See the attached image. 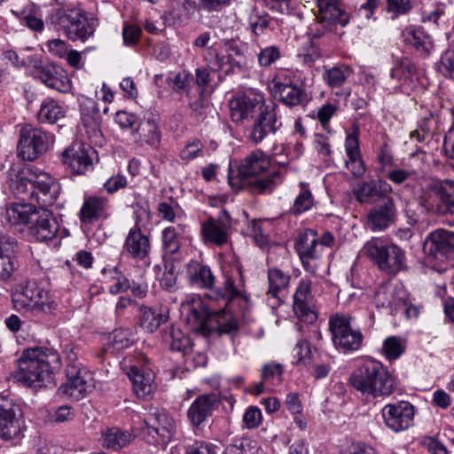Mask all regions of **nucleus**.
<instances>
[{"label":"nucleus","instance_id":"nucleus-59","mask_svg":"<svg viewBox=\"0 0 454 454\" xmlns=\"http://www.w3.org/2000/svg\"><path fill=\"white\" fill-rule=\"evenodd\" d=\"M419 444L430 454H448L446 447L437 436H424L419 441Z\"/></svg>","mask_w":454,"mask_h":454},{"label":"nucleus","instance_id":"nucleus-33","mask_svg":"<svg viewBox=\"0 0 454 454\" xmlns=\"http://www.w3.org/2000/svg\"><path fill=\"white\" fill-rule=\"evenodd\" d=\"M438 203L436 211L441 215H454V181L444 179L434 186Z\"/></svg>","mask_w":454,"mask_h":454},{"label":"nucleus","instance_id":"nucleus-7","mask_svg":"<svg viewBox=\"0 0 454 454\" xmlns=\"http://www.w3.org/2000/svg\"><path fill=\"white\" fill-rule=\"evenodd\" d=\"M47 23L73 42H86L94 35L98 25L97 20L88 18L83 11L76 8L52 9Z\"/></svg>","mask_w":454,"mask_h":454},{"label":"nucleus","instance_id":"nucleus-19","mask_svg":"<svg viewBox=\"0 0 454 454\" xmlns=\"http://www.w3.org/2000/svg\"><path fill=\"white\" fill-rule=\"evenodd\" d=\"M32 176L33 189L31 191V198H35L41 207L52 206L60 192L59 184L47 173H34Z\"/></svg>","mask_w":454,"mask_h":454},{"label":"nucleus","instance_id":"nucleus-29","mask_svg":"<svg viewBox=\"0 0 454 454\" xmlns=\"http://www.w3.org/2000/svg\"><path fill=\"white\" fill-rule=\"evenodd\" d=\"M219 404L218 398L215 394L202 395L195 399L188 410V417L193 426H199L210 416L213 410Z\"/></svg>","mask_w":454,"mask_h":454},{"label":"nucleus","instance_id":"nucleus-12","mask_svg":"<svg viewBox=\"0 0 454 454\" xmlns=\"http://www.w3.org/2000/svg\"><path fill=\"white\" fill-rule=\"evenodd\" d=\"M423 252L441 262L454 260V231L443 228L430 231L424 239Z\"/></svg>","mask_w":454,"mask_h":454},{"label":"nucleus","instance_id":"nucleus-11","mask_svg":"<svg viewBox=\"0 0 454 454\" xmlns=\"http://www.w3.org/2000/svg\"><path fill=\"white\" fill-rule=\"evenodd\" d=\"M51 136L43 129L30 123L19 130L17 154L23 160L34 161L44 154L50 147Z\"/></svg>","mask_w":454,"mask_h":454},{"label":"nucleus","instance_id":"nucleus-18","mask_svg":"<svg viewBox=\"0 0 454 454\" xmlns=\"http://www.w3.org/2000/svg\"><path fill=\"white\" fill-rule=\"evenodd\" d=\"M32 176L33 189L31 191V198H35L41 207L52 206L60 192L59 184L47 173H34Z\"/></svg>","mask_w":454,"mask_h":454},{"label":"nucleus","instance_id":"nucleus-16","mask_svg":"<svg viewBox=\"0 0 454 454\" xmlns=\"http://www.w3.org/2000/svg\"><path fill=\"white\" fill-rule=\"evenodd\" d=\"M293 309L296 317L302 322L313 324L317 320V314L309 278H304L300 280L294 295Z\"/></svg>","mask_w":454,"mask_h":454},{"label":"nucleus","instance_id":"nucleus-55","mask_svg":"<svg viewBox=\"0 0 454 454\" xmlns=\"http://www.w3.org/2000/svg\"><path fill=\"white\" fill-rule=\"evenodd\" d=\"M165 271L160 279V286L169 292L176 289V274L173 262L165 261Z\"/></svg>","mask_w":454,"mask_h":454},{"label":"nucleus","instance_id":"nucleus-3","mask_svg":"<svg viewBox=\"0 0 454 454\" xmlns=\"http://www.w3.org/2000/svg\"><path fill=\"white\" fill-rule=\"evenodd\" d=\"M59 366L60 356L56 350L41 347L28 348L19 359L14 378L33 388L47 387L53 380L54 371Z\"/></svg>","mask_w":454,"mask_h":454},{"label":"nucleus","instance_id":"nucleus-52","mask_svg":"<svg viewBox=\"0 0 454 454\" xmlns=\"http://www.w3.org/2000/svg\"><path fill=\"white\" fill-rule=\"evenodd\" d=\"M12 253H0V280L7 281L18 268L17 261Z\"/></svg>","mask_w":454,"mask_h":454},{"label":"nucleus","instance_id":"nucleus-40","mask_svg":"<svg viewBox=\"0 0 454 454\" xmlns=\"http://www.w3.org/2000/svg\"><path fill=\"white\" fill-rule=\"evenodd\" d=\"M64 108L54 99L45 98L37 113V119L43 123L53 124L65 117Z\"/></svg>","mask_w":454,"mask_h":454},{"label":"nucleus","instance_id":"nucleus-46","mask_svg":"<svg viewBox=\"0 0 454 454\" xmlns=\"http://www.w3.org/2000/svg\"><path fill=\"white\" fill-rule=\"evenodd\" d=\"M139 325L149 333L155 332L160 325L166 322L168 316L162 313H157L151 308L140 307Z\"/></svg>","mask_w":454,"mask_h":454},{"label":"nucleus","instance_id":"nucleus-21","mask_svg":"<svg viewBox=\"0 0 454 454\" xmlns=\"http://www.w3.org/2000/svg\"><path fill=\"white\" fill-rule=\"evenodd\" d=\"M318 8L317 20L324 30H333L335 25L348 23L349 16L342 9L339 0H316Z\"/></svg>","mask_w":454,"mask_h":454},{"label":"nucleus","instance_id":"nucleus-30","mask_svg":"<svg viewBox=\"0 0 454 454\" xmlns=\"http://www.w3.org/2000/svg\"><path fill=\"white\" fill-rule=\"evenodd\" d=\"M34 172L29 169H20L12 168L8 172L9 187L16 196H22V199L31 198L33 189Z\"/></svg>","mask_w":454,"mask_h":454},{"label":"nucleus","instance_id":"nucleus-60","mask_svg":"<svg viewBox=\"0 0 454 454\" xmlns=\"http://www.w3.org/2000/svg\"><path fill=\"white\" fill-rule=\"evenodd\" d=\"M387 10L394 13V17L408 13L413 7L412 0H386Z\"/></svg>","mask_w":454,"mask_h":454},{"label":"nucleus","instance_id":"nucleus-10","mask_svg":"<svg viewBox=\"0 0 454 454\" xmlns=\"http://www.w3.org/2000/svg\"><path fill=\"white\" fill-rule=\"evenodd\" d=\"M350 314L336 313L330 317L328 325L334 347L344 352H353L360 348L364 336L359 329H353Z\"/></svg>","mask_w":454,"mask_h":454},{"label":"nucleus","instance_id":"nucleus-14","mask_svg":"<svg viewBox=\"0 0 454 454\" xmlns=\"http://www.w3.org/2000/svg\"><path fill=\"white\" fill-rule=\"evenodd\" d=\"M97 152L91 145L74 141L61 153L62 162L76 175H82L92 168Z\"/></svg>","mask_w":454,"mask_h":454},{"label":"nucleus","instance_id":"nucleus-4","mask_svg":"<svg viewBox=\"0 0 454 454\" xmlns=\"http://www.w3.org/2000/svg\"><path fill=\"white\" fill-rule=\"evenodd\" d=\"M45 207L15 203L6 207L4 217L11 224L29 225L30 233L39 241L51 240L59 231V223L53 213Z\"/></svg>","mask_w":454,"mask_h":454},{"label":"nucleus","instance_id":"nucleus-53","mask_svg":"<svg viewBox=\"0 0 454 454\" xmlns=\"http://www.w3.org/2000/svg\"><path fill=\"white\" fill-rule=\"evenodd\" d=\"M383 351L387 359L395 360L404 352V346L399 338L391 336L385 340Z\"/></svg>","mask_w":454,"mask_h":454},{"label":"nucleus","instance_id":"nucleus-15","mask_svg":"<svg viewBox=\"0 0 454 454\" xmlns=\"http://www.w3.org/2000/svg\"><path fill=\"white\" fill-rule=\"evenodd\" d=\"M265 105L262 94L253 91L239 94L229 102L231 120L241 124L247 119H253Z\"/></svg>","mask_w":454,"mask_h":454},{"label":"nucleus","instance_id":"nucleus-23","mask_svg":"<svg viewBox=\"0 0 454 454\" xmlns=\"http://www.w3.org/2000/svg\"><path fill=\"white\" fill-rule=\"evenodd\" d=\"M392 187L382 180H370L362 182L355 191L356 200L361 203H378L389 198Z\"/></svg>","mask_w":454,"mask_h":454},{"label":"nucleus","instance_id":"nucleus-26","mask_svg":"<svg viewBox=\"0 0 454 454\" xmlns=\"http://www.w3.org/2000/svg\"><path fill=\"white\" fill-rule=\"evenodd\" d=\"M215 65L226 75L239 74L247 67V59L238 46H229L225 53L219 55L215 52Z\"/></svg>","mask_w":454,"mask_h":454},{"label":"nucleus","instance_id":"nucleus-45","mask_svg":"<svg viewBox=\"0 0 454 454\" xmlns=\"http://www.w3.org/2000/svg\"><path fill=\"white\" fill-rule=\"evenodd\" d=\"M314 203L315 200L309 189V184L301 182L300 192L294 201L293 207H291V212L294 215H301L311 209L314 206Z\"/></svg>","mask_w":454,"mask_h":454},{"label":"nucleus","instance_id":"nucleus-50","mask_svg":"<svg viewBox=\"0 0 454 454\" xmlns=\"http://www.w3.org/2000/svg\"><path fill=\"white\" fill-rule=\"evenodd\" d=\"M416 74V67L409 59H402L392 70L390 76L408 82Z\"/></svg>","mask_w":454,"mask_h":454},{"label":"nucleus","instance_id":"nucleus-13","mask_svg":"<svg viewBox=\"0 0 454 454\" xmlns=\"http://www.w3.org/2000/svg\"><path fill=\"white\" fill-rule=\"evenodd\" d=\"M253 119V124L247 129V138L255 145L261 143L267 136L275 134L282 127L274 103L265 105Z\"/></svg>","mask_w":454,"mask_h":454},{"label":"nucleus","instance_id":"nucleus-48","mask_svg":"<svg viewBox=\"0 0 454 454\" xmlns=\"http://www.w3.org/2000/svg\"><path fill=\"white\" fill-rule=\"evenodd\" d=\"M260 447L256 441L241 437L225 448V454H256Z\"/></svg>","mask_w":454,"mask_h":454},{"label":"nucleus","instance_id":"nucleus-58","mask_svg":"<svg viewBox=\"0 0 454 454\" xmlns=\"http://www.w3.org/2000/svg\"><path fill=\"white\" fill-rule=\"evenodd\" d=\"M353 132L348 134L345 140V150L348 158H354L355 156L360 155L359 149V128L357 126H353Z\"/></svg>","mask_w":454,"mask_h":454},{"label":"nucleus","instance_id":"nucleus-22","mask_svg":"<svg viewBox=\"0 0 454 454\" xmlns=\"http://www.w3.org/2000/svg\"><path fill=\"white\" fill-rule=\"evenodd\" d=\"M35 76L51 89L61 93L71 90V82L65 70L53 63L35 67Z\"/></svg>","mask_w":454,"mask_h":454},{"label":"nucleus","instance_id":"nucleus-32","mask_svg":"<svg viewBox=\"0 0 454 454\" xmlns=\"http://www.w3.org/2000/svg\"><path fill=\"white\" fill-rule=\"evenodd\" d=\"M127 375L137 397L146 398L152 395L154 387L153 375L151 372L140 370L137 366H130Z\"/></svg>","mask_w":454,"mask_h":454},{"label":"nucleus","instance_id":"nucleus-31","mask_svg":"<svg viewBox=\"0 0 454 454\" xmlns=\"http://www.w3.org/2000/svg\"><path fill=\"white\" fill-rule=\"evenodd\" d=\"M381 411L387 426H390V424H396L397 426L405 424L408 426L414 417V407L410 403L403 401L395 404H387Z\"/></svg>","mask_w":454,"mask_h":454},{"label":"nucleus","instance_id":"nucleus-44","mask_svg":"<svg viewBox=\"0 0 454 454\" xmlns=\"http://www.w3.org/2000/svg\"><path fill=\"white\" fill-rule=\"evenodd\" d=\"M405 40L424 56L428 55L434 46L430 35L421 28L408 31Z\"/></svg>","mask_w":454,"mask_h":454},{"label":"nucleus","instance_id":"nucleus-17","mask_svg":"<svg viewBox=\"0 0 454 454\" xmlns=\"http://www.w3.org/2000/svg\"><path fill=\"white\" fill-rule=\"evenodd\" d=\"M396 217L397 209L393 198H385L369 210L366 224L372 231H381L392 225Z\"/></svg>","mask_w":454,"mask_h":454},{"label":"nucleus","instance_id":"nucleus-36","mask_svg":"<svg viewBox=\"0 0 454 454\" xmlns=\"http://www.w3.org/2000/svg\"><path fill=\"white\" fill-rule=\"evenodd\" d=\"M91 380L92 377L90 373H83V378L81 377L75 380H66V382L59 387V392L60 395L78 401L86 395L91 387Z\"/></svg>","mask_w":454,"mask_h":454},{"label":"nucleus","instance_id":"nucleus-20","mask_svg":"<svg viewBox=\"0 0 454 454\" xmlns=\"http://www.w3.org/2000/svg\"><path fill=\"white\" fill-rule=\"evenodd\" d=\"M32 176L33 189L31 191V198H35L41 207L52 206L60 192L59 184L47 173H34Z\"/></svg>","mask_w":454,"mask_h":454},{"label":"nucleus","instance_id":"nucleus-63","mask_svg":"<svg viewBox=\"0 0 454 454\" xmlns=\"http://www.w3.org/2000/svg\"><path fill=\"white\" fill-rule=\"evenodd\" d=\"M280 58V51L277 46H269L261 51L258 61L262 67H270Z\"/></svg>","mask_w":454,"mask_h":454},{"label":"nucleus","instance_id":"nucleus-6","mask_svg":"<svg viewBox=\"0 0 454 454\" xmlns=\"http://www.w3.org/2000/svg\"><path fill=\"white\" fill-rule=\"evenodd\" d=\"M349 384L363 395L380 397L390 395L395 388L388 370L376 360H366L349 377Z\"/></svg>","mask_w":454,"mask_h":454},{"label":"nucleus","instance_id":"nucleus-54","mask_svg":"<svg viewBox=\"0 0 454 454\" xmlns=\"http://www.w3.org/2000/svg\"><path fill=\"white\" fill-rule=\"evenodd\" d=\"M145 423L146 426H154L156 424L161 426H170L172 419L167 411L159 408H152L145 415Z\"/></svg>","mask_w":454,"mask_h":454},{"label":"nucleus","instance_id":"nucleus-27","mask_svg":"<svg viewBox=\"0 0 454 454\" xmlns=\"http://www.w3.org/2000/svg\"><path fill=\"white\" fill-rule=\"evenodd\" d=\"M150 250L149 238L142 233L139 227L131 228L124 241L123 251L133 259L144 260L149 255Z\"/></svg>","mask_w":454,"mask_h":454},{"label":"nucleus","instance_id":"nucleus-64","mask_svg":"<svg viewBox=\"0 0 454 454\" xmlns=\"http://www.w3.org/2000/svg\"><path fill=\"white\" fill-rule=\"evenodd\" d=\"M113 278L115 279V283L109 287V292L113 294L126 292L130 288L129 279L117 269L113 270Z\"/></svg>","mask_w":454,"mask_h":454},{"label":"nucleus","instance_id":"nucleus-51","mask_svg":"<svg viewBox=\"0 0 454 454\" xmlns=\"http://www.w3.org/2000/svg\"><path fill=\"white\" fill-rule=\"evenodd\" d=\"M109 344L116 350H121L130 347L134 340L128 329H116L109 336Z\"/></svg>","mask_w":454,"mask_h":454},{"label":"nucleus","instance_id":"nucleus-57","mask_svg":"<svg viewBox=\"0 0 454 454\" xmlns=\"http://www.w3.org/2000/svg\"><path fill=\"white\" fill-rule=\"evenodd\" d=\"M203 144L200 139H193L189 142L185 147L180 152V158L183 160H192L201 156L203 151Z\"/></svg>","mask_w":454,"mask_h":454},{"label":"nucleus","instance_id":"nucleus-41","mask_svg":"<svg viewBox=\"0 0 454 454\" xmlns=\"http://www.w3.org/2000/svg\"><path fill=\"white\" fill-rule=\"evenodd\" d=\"M162 340L173 351L185 352L191 346L190 338L174 325L162 331Z\"/></svg>","mask_w":454,"mask_h":454},{"label":"nucleus","instance_id":"nucleus-2","mask_svg":"<svg viewBox=\"0 0 454 454\" xmlns=\"http://www.w3.org/2000/svg\"><path fill=\"white\" fill-rule=\"evenodd\" d=\"M187 277L192 285L209 290L207 296L210 300L223 301L225 305L236 301L239 305L247 301L243 276L239 269L235 274L224 275L223 286L217 288H213L215 276L211 269L197 261L188 263Z\"/></svg>","mask_w":454,"mask_h":454},{"label":"nucleus","instance_id":"nucleus-42","mask_svg":"<svg viewBox=\"0 0 454 454\" xmlns=\"http://www.w3.org/2000/svg\"><path fill=\"white\" fill-rule=\"evenodd\" d=\"M162 243L165 261H179L180 242L175 227H167L162 231Z\"/></svg>","mask_w":454,"mask_h":454},{"label":"nucleus","instance_id":"nucleus-61","mask_svg":"<svg viewBox=\"0 0 454 454\" xmlns=\"http://www.w3.org/2000/svg\"><path fill=\"white\" fill-rule=\"evenodd\" d=\"M83 373L90 372L69 355L67 356V364L66 368L67 380H75L78 378H83Z\"/></svg>","mask_w":454,"mask_h":454},{"label":"nucleus","instance_id":"nucleus-34","mask_svg":"<svg viewBox=\"0 0 454 454\" xmlns=\"http://www.w3.org/2000/svg\"><path fill=\"white\" fill-rule=\"evenodd\" d=\"M107 205L106 199L89 197L80 210V220L83 224H93L105 214Z\"/></svg>","mask_w":454,"mask_h":454},{"label":"nucleus","instance_id":"nucleus-24","mask_svg":"<svg viewBox=\"0 0 454 454\" xmlns=\"http://www.w3.org/2000/svg\"><path fill=\"white\" fill-rule=\"evenodd\" d=\"M230 226V217L223 211L216 219L210 217L202 224L201 233L207 241L220 246L227 242Z\"/></svg>","mask_w":454,"mask_h":454},{"label":"nucleus","instance_id":"nucleus-47","mask_svg":"<svg viewBox=\"0 0 454 454\" xmlns=\"http://www.w3.org/2000/svg\"><path fill=\"white\" fill-rule=\"evenodd\" d=\"M351 74V69L347 66L333 67L325 70L323 78L330 87L339 88L345 83Z\"/></svg>","mask_w":454,"mask_h":454},{"label":"nucleus","instance_id":"nucleus-56","mask_svg":"<svg viewBox=\"0 0 454 454\" xmlns=\"http://www.w3.org/2000/svg\"><path fill=\"white\" fill-rule=\"evenodd\" d=\"M83 127L85 129L86 137L90 144H93L95 145H103L104 137L96 121H85L83 123Z\"/></svg>","mask_w":454,"mask_h":454},{"label":"nucleus","instance_id":"nucleus-25","mask_svg":"<svg viewBox=\"0 0 454 454\" xmlns=\"http://www.w3.org/2000/svg\"><path fill=\"white\" fill-rule=\"evenodd\" d=\"M320 246L317 231L308 229L299 234L294 243V249L302 264L306 265L308 260L320 258L323 254Z\"/></svg>","mask_w":454,"mask_h":454},{"label":"nucleus","instance_id":"nucleus-9","mask_svg":"<svg viewBox=\"0 0 454 454\" xmlns=\"http://www.w3.org/2000/svg\"><path fill=\"white\" fill-rule=\"evenodd\" d=\"M12 301L16 309H26L35 313H51L57 307L53 301L49 300L47 292L31 280L21 282L17 286L12 294Z\"/></svg>","mask_w":454,"mask_h":454},{"label":"nucleus","instance_id":"nucleus-43","mask_svg":"<svg viewBox=\"0 0 454 454\" xmlns=\"http://www.w3.org/2000/svg\"><path fill=\"white\" fill-rule=\"evenodd\" d=\"M144 440L153 445H167L175 434V427H140Z\"/></svg>","mask_w":454,"mask_h":454},{"label":"nucleus","instance_id":"nucleus-8","mask_svg":"<svg viewBox=\"0 0 454 454\" xmlns=\"http://www.w3.org/2000/svg\"><path fill=\"white\" fill-rule=\"evenodd\" d=\"M362 252L387 274L395 275L405 268V252L394 243L372 239L364 244Z\"/></svg>","mask_w":454,"mask_h":454},{"label":"nucleus","instance_id":"nucleus-37","mask_svg":"<svg viewBox=\"0 0 454 454\" xmlns=\"http://www.w3.org/2000/svg\"><path fill=\"white\" fill-rule=\"evenodd\" d=\"M134 433L121 427H107L102 434L103 447L111 450H119L127 445L132 439Z\"/></svg>","mask_w":454,"mask_h":454},{"label":"nucleus","instance_id":"nucleus-39","mask_svg":"<svg viewBox=\"0 0 454 454\" xmlns=\"http://www.w3.org/2000/svg\"><path fill=\"white\" fill-rule=\"evenodd\" d=\"M290 275L278 268H270L268 270L269 288L267 294L270 297L280 301V294L284 292L290 283Z\"/></svg>","mask_w":454,"mask_h":454},{"label":"nucleus","instance_id":"nucleus-38","mask_svg":"<svg viewBox=\"0 0 454 454\" xmlns=\"http://www.w3.org/2000/svg\"><path fill=\"white\" fill-rule=\"evenodd\" d=\"M387 294L385 288L379 289L375 294V302L377 307L389 308L392 311H395L402 308L406 296V292L402 286H395L389 290V299L383 301L382 297Z\"/></svg>","mask_w":454,"mask_h":454},{"label":"nucleus","instance_id":"nucleus-28","mask_svg":"<svg viewBox=\"0 0 454 454\" xmlns=\"http://www.w3.org/2000/svg\"><path fill=\"white\" fill-rule=\"evenodd\" d=\"M274 90L276 93L279 94L280 101L289 107L304 106L309 101L306 91L301 87L293 84L287 79H285L284 82H276Z\"/></svg>","mask_w":454,"mask_h":454},{"label":"nucleus","instance_id":"nucleus-49","mask_svg":"<svg viewBox=\"0 0 454 454\" xmlns=\"http://www.w3.org/2000/svg\"><path fill=\"white\" fill-rule=\"evenodd\" d=\"M22 419L20 408L13 403H0V426L18 424Z\"/></svg>","mask_w":454,"mask_h":454},{"label":"nucleus","instance_id":"nucleus-1","mask_svg":"<svg viewBox=\"0 0 454 454\" xmlns=\"http://www.w3.org/2000/svg\"><path fill=\"white\" fill-rule=\"evenodd\" d=\"M224 306L227 307L225 304ZM181 312L192 330L201 332L205 335L213 333L219 335L233 334L239 330L238 319L230 309L210 311L197 294H192L182 301Z\"/></svg>","mask_w":454,"mask_h":454},{"label":"nucleus","instance_id":"nucleus-35","mask_svg":"<svg viewBox=\"0 0 454 454\" xmlns=\"http://www.w3.org/2000/svg\"><path fill=\"white\" fill-rule=\"evenodd\" d=\"M159 115L152 112L144 114L143 121L137 130L141 131V137L153 147H157L160 142V132L158 127Z\"/></svg>","mask_w":454,"mask_h":454},{"label":"nucleus","instance_id":"nucleus-5","mask_svg":"<svg viewBox=\"0 0 454 454\" xmlns=\"http://www.w3.org/2000/svg\"><path fill=\"white\" fill-rule=\"evenodd\" d=\"M270 166V160L262 151H254L241 162L237 177L229 176V184L233 188H247L254 194L271 192L277 185L275 178L279 176V173L273 172L265 177L259 176Z\"/></svg>","mask_w":454,"mask_h":454},{"label":"nucleus","instance_id":"nucleus-62","mask_svg":"<svg viewBox=\"0 0 454 454\" xmlns=\"http://www.w3.org/2000/svg\"><path fill=\"white\" fill-rule=\"evenodd\" d=\"M438 70L443 75L454 78V51L448 50L442 55Z\"/></svg>","mask_w":454,"mask_h":454}]
</instances>
